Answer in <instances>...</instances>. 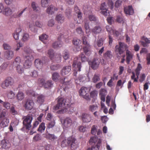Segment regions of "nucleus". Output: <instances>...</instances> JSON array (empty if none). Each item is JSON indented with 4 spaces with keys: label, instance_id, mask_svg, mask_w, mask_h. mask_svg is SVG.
Here are the masks:
<instances>
[{
    "label": "nucleus",
    "instance_id": "f257e3e1",
    "mask_svg": "<svg viewBox=\"0 0 150 150\" xmlns=\"http://www.w3.org/2000/svg\"><path fill=\"white\" fill-rule=\"evenodd\" d=\"M127 45L124 42H119L118 45H116L115 52L117 55H121L126 51V62L127 64L130 63V61L133 58V55L132 53L128 50Z\"/></svg>",
    "mask_w": 150,
    "mask_h": 150
},
{
    "label": "nucleus",
    "instance_id": "f03ea898",
    "mask_svg": "<svg viewBox=\"0 0 150 150\" xmlns=\"http://www.w3.org/2000/svg\"><path fill=\"white\" fill-rule=\"evenodd\" d=\"M52 79L55 81H59L61 83L64 85H69L71 83V79L68 80L67 77L60 79V76L59 74L55 72L52 74Z\"/></svg>",
    "mask_w": 150,
    "mask_h": 150
},
{
    "label": "nucleus",
    "instance_id": "7ed1b4c3",
    "mask_svg": "<svg viewBox=\"0 0 150 150\" xmlns=\"http://www.w3.org/2000/svg\"><path fill=\"white\" fill-rule=\"evenodd\" d=\"M76 140L73 137H69L67 141L66 139H64L62 141L61 146L62 147H64L68 145H71V148L76 147L77 146L75 142Z\"/></svg>",
    "mask_w": 150,
    "mask_h": 150
},
{
    "label": "nucleus",
    "instance_id": "20e7f679",
    "mask_svg": "<svg viewBox=\"0 0 150 150\" xmlns=\"http://www.w3.org/2000/svg\"><path fill=\"white\" fill-rule=\"evenodd\" d=\"M22 119L23 120V123L24 127L26 129H29L31 127V123L33 120V117L31 115H28L26 116H24Z\"/></svg>",
    "mask_w": 150,
    "mask_h": 150
},
{
    "label": "nucleus",
    "instance_id": "39448f33",
    "mask_svg": "<svg viewBox=\"0 0 150 150\" xmlns=\"http://www.w3.org/2000/svg\"><path fill=\"white\" fill-rule=\"evenodd\" d=\"M142 69V67L140 63L137 64V68L135 70V73L134 71H132V75L131 76V78L132 80H133L134 82H137L139 79L141 70Z\"/></svg>",
    "mask_w": 150,
    "mask_h": 150
},
{
    "label": "nucleus",
    "instance_id": "423d86ee",
    "mask_svg": "<svg viewBox=\"0 0 150 150\" xmlns=\"http://www.w3.org/2000/svg\"><path fill=\"white\" fill-rule=\"evenodd\" d=\"M14 83L13 79L11 77L6 78L5 80L3 81L0 84L1 87L4 89H5L11 86Z\"/></svg>",
    "mask_w": 150,
    "mask_h": 150
},
{
    "label": "nucleus",
    "instance_id": "0eeeda50",
    "mask_svg": "<svg viewBox=\"0 0 150 150\" xmlns=\"http://www.w3.org/2000/svg\"><path fill=\"white\" fill-rule=\"evenodd\" d=\"M66 100L63 98H58L57 100V104L54 106L53 110H57L62 107L64 106L68 105L69 104V102H67Z\"/></svg>",
    "mask_w": 150,
    "mask_h": 150
},
{
    "label": "nucleus",
    "instance_id": "6e6552de",
    "mask_svg": "<svg viewBox=\"0 0 150 150\" xmlns=\"http://www.w3.org/2000/svg\"><path fill=\"white\" fill-rule=\"evenodd\" d=\"M77 59V57L75 58L72 64L74 70L73 75L74 76H76L78 71H81V63L80 62H78Z\"/></svg>",
    "mask_w": 150,
    "mask_h": 150
},
{
    "label": "nucleus",
    "instance_id": "1a4fd4ad",
    "mask_svg": "<svg viewBox=\"0 0 150 150\" xmlns=\"http://www.w3.org/2000/svg\"><path fill=\"white\" fill-rule=\"evenodd\" d=\"M48 62V60L47 59H37L35 61V65L37 69H41L43 65H47Z\"/></svg>",
    "mask_w": 150,
    "mask_h": 150
},
{
    "label": "nucleus",
    "instance_id": "9d476101",
    "mask_svg": "<svg viewBox=\"0 0 150 150\" xmlns=\"http://www.w3.org/2000/svg\"><path fill=\"white\" fill-rule=\"evenodd\" d=\"M33 57L32 55L27 54L25 57V62L23 64L24 67L25 68H28L30 67L32 65V60Z\"/></svg>",
    "mask_w": 150,
    "mask_h": 150
},
{
    "label": "nucleus",
    "instance_id": "9b49d317",
    "mask_svg": "<svg viewBox=\"0 0 150 150\" xmlns=\"http://www.w3.org/2000/svg\"><path fill=\"white\" fill-rule=\"evenodd\" d=\"M90 91V89L86 87H82L79 90V94L80 96H81L84 98L86 99L89 98L88 92Z\"/></svg>",
    "mask_w": 150,
    "mask_h": 150
},
{
    "label": "nucleus",
    "instance_id": "f8f14e48",
    "mask_svg": "<svg viewBox=\"0 0 150 150\" xmlns=\"http://www.w3.org/2000/svg\"><path fill=\"white\" fill-rule=\"evenodd\" d=\"M34 105V103L33 100L30 99L26 100L23 104V107L27 110L32 109Z\"/></svg>",
    "mask_w": 150,
    "mask_h": 150
},
{
    "label": "nucleus",
    "instance_id": "ddd939ff",
    "mask_svg": "<svg viewBox=\"0 0 150 150\" xmlns=\"http://www.w3.org/2000/svg\"><path fill=\"white\" fill-rule=\"evenodd\" d=\"M61 121L64 127L68 128L70 127L72 124V121L70 118L66 117L64 119L61 120Z\"/></svg>",
    "mask_w": 150,
    "mask_h": 150
},
{
    "label": "nucleus",
    "instance_id": "4468645a",
    "mask_svg": "<svg viewBox=\"0 0 150 150\" xmlns=\"http://www.w3.org/2000/svg\"><path fill=\"white\" fill-rule=\"evenodd\" d=\"M100 63L99 61L97 58H94L93 61L89 62L91 67L94 70H96L98 68Z\"/></svg>",
    "mask_w": 150,
    "mask_h": 150
},
{
    "label": "nucleus",
    "instance_id": "2eb2a0df",
    "mask_svg": "<svg viewBox=\"0 0 150 150\" xmlns=\"http://www.w3.org/2000/svg\"><path fill=\"white\" fill-rule=\"evenodd\" d=\"M81 118L83 122H89L92 120V117L90 114L84 113L82 114Z\"/></svg>",
    "mask_w": 150,
    "mask_h": 150
},
{
    "label": "nucleus",
    "instance_id": "dca6fc26",
    "mask_svg": "<svg viewBox=\"0 0 150 150\" xmlns=\"http://www.w3.org/2000/svg\"><path fill=\"white\" fill-rule=\"evenodd\" d=\"M125 13L129 15H132L134 13V10L132 6L125 7L124 8Z\"/></svg>",
    "mask_w": 150,
    "mask_h": 150
},
{
    "label": "nucleus",
    "instance_id": "f3484780",
    "mask_svg": "<svg viewBox=\"0 0 150 150\" xmlns=\"http://www.w3.org/2000/svg\"><path fill=\"white\" fill-rule=\"evenodd\" d=\"M52 82V81L51 80L48 81L46 82H45V80L43 79H41V83H42L44 88H51L53 85Z\"/></svg>",
    "mask_w": 150,
    "mask_h": 150
},
{
    "label": "nucleus",
    "instance_id": "a211bd4d",
    "mask_svg": "<svg viewBox=\"0 0 150 150\" xmlns=\"http://www.w3.org/2000/svg\"><path fill=\"white\" fill-rule=\"evenodd\" d=\"M58 10V8L55 7L52 5H51L47 8L46 10V12L49 14L52 15L54 13V11Z\"/></svg>",
    "mask_w": 150,
    "mask_h": 150
},
{
    "label": "nucleus",
    "instance_id": "6ab92c4d",
    "mask_svg": "<svg viewBox=\"0 0 150 150\" xmlns=\"http://www.w3.org/2000/svg\"><path fill=\"white\" fill-rule=\"evenodd\" d=\"M102 30V28L100 26L97 25L91 29V31L93 34L97 35L100 33L101 32Z\"/></svg>",
    "mask_w": 150,
    "mask_h": 150
},
{
    "label": "nucleus",
    "instance_id": "aec40b11",
    "mask_svg": "<svg viewBox=\"0 0 150 150\" xmlns=\"http://www.w3.org/2000/svg\"><path fill=\"white\" fill-rule=\"evenodd\" d=\"M71 66H64L62 70L61 74L62 75H67L71 71Z\"/></svg>",
    "mask_w": 150,
    "mask_h": 150
},
{
    "label": "nucleus",
    "instance_id": "412c9836",
    "mask_svg": "<svg viewBox=\"0 0 150 150\" xmlns=\"http://www.w3.org/2000/svg\"><path fill=\"white\" fill-rule=\"evenodd\" d=\"M4 55L6 59L10 60L13 57L14 53L12 50H7L5 52Z\"/></svg>",
    "mask_w": 150,
    "mask_h": 150
},
{
    "label": "nucleus",
    "instance_id": "4be33fe9",
    "mask_svg": "<svg viewBox=\"0 0 150 150\" xmlns=\"http://www.w3.org/2000/svg\"><path fill=\"white\" fill-rule=\"evenodd\" d=\"M83 49L84 52L86 55L89 56L91 54V46L90 44L84 46Z\"/></svg>",
    "mask_w": 150,
    "mask_h": 150
},
{
    "label": "nucleus",
    "instance_id": "5701e85b",
    "mask_svg": "<svg viewBox=\"0 0 150 150\" xmlns=\"http://www.w3.org/2000/svg\"><path fill=\"white\" fill-rule=\"evenodd\" d=\"M3 14L6 16H9L12 13V11L9 7L7 6L4 7Z\"/></svg>",
    "mask_w": 150,
    "mask_h": 150
},
{
    "label": "nucleus",
    "instance_id": "b1692460",
    "mask_svg": "<svg viewBox=\"0 0 150 150\" xmlns=\"http://www.w3.org/2000/svg\"><path fill=\"white\" fill-rule=\"evenodd\" d=\"M55 19L58 23L61 24L64 22L65 18L62 14H59L56 15Z\"/></svg>",
    "mask_w": 150,
    "mask_h": 150
},
{
    "label": "nucleus",
    "instance_id": "393cba45",
    "mask_svg": "<svg viewBox=\"0 0 150 150\" xmlns=\"http://www.w3.org/2000/svg\"><path fill=\"white\" fill-rule=\"evenodd\" d=\"M25 98V95L23 92L18 90L16 96V98L18 101H22Z\"/></svg>",
    "mask_w": 150,
    "mask_h": 150
},
{
    "label": "nucleus",
    "instance_id": "a878e982",
    "mask_svg": "<svg viewBox=\"0 0 150 150\" xmlns=\"http://www.w3.org/2000/svg\"><path fill=\"white\" fill-rule=\"evenodd\" d=\"M1 147L3 148L7 149L10 147V144L9 141L6 139H3L1 141Z\"/></svg>",
    "mask_w": 150,
    "mask_h": 150
},
{
    "label": "nucleus",
    "instance_id": "bb28decb",
    "mask_svg": "<svg viewBox=\"0 0 150 150\" xmlns=\"http://www.w3.org/2000/svg\"><path fill=\"white\" fill-rule=\"evenodd\" d=\"M86 77L83 75H79L77 78L75 79V82L77 84H80L83 82L86 79Z\"/></svg>",
    "mask_w": 150,
    "mask_h": 150
},
{
    "label": "nucleus",
    "instance_id": "cd10ccee",
    "mask_svg": "<svg viewBox=\"0 0 150 150\" xmlns=\"http://www.w3.org/2000/svg\"><path fill=\"white\" fill-rule=\"evenodd\" d=\"M22 30L20 28H17L15 31L13 33V35L14 39L18 40L19 39V35L21 31Z\"/></svg>",
    "mask_w": 150,
    "mask_h": 150
},
{
    "label": "nucleus",
    "instance_id": "c85d7f7f",
    "mask_svg": "<svg viewBox=\"0 0 150 150\" xmlns=\"http://www.w3.org/2000/svg\"><path fill=\"white\" fill-rule=\"evenodd\" d=\"M60 38L58 37V41L55 42L52 44V47L54 48L57 49L62 46V42L60 41Z\"/></svg>",
    "mask_w": 150,
    "mask_h": 150
},
{
    "label": "nucleus",
    "instance_id": "c756f323",
    "mask_svg": "<svg viewBox=\"0 0 150 150\" xmlns=\"http://www.w3.org/2000/svg\"><path fill=\"white\" fill-rule=\"evenodd\" d=\"M9 122L8 119H4L0 120V126L2 128L6 127L8 125Z\"/></svg>",
    "mask_w": 150,
    "mask_h": 150
},
{
    "label": "nucleus",
    "instance_id": "7c9ffc66",
    "mask_svg": "<svg viewBox=\"0 0 150 150\" xmlns=\"http://www.w3.org/2000/svg\"><path fill=\"white\" fill-rule=\"evenodd\" d=\"M21 62V59L19 57H16L14 61L12 63L13 66L16 67L17 66L20 65Z\"/></svg>",
    "mask_w": 150,
    "mask_h": 150
},
{
    "label": "nucleus",
    "instance_id": "2f4dec72",
    "mask_svg": "<svg viewBox=\"0 0 150 150\" xmlns=\"http://www.w3.org/2000/svg\"><path fill=\"white\" fill-rule=\"evenodd\" d=\"M100 79V75L97 73H95L94 74L92 80L93 82L96 83Z\"/></svg>",
    "mask_w": 150,
    "mask_h": 150
},
{
    "label": "nucleus",
    "instance_id": "473e14b6",
    "mask_svg": "<svg viewBox=\"0 0 150 150\" xmlns=\"http://www.w3.org/2000/svg\"><path fill=\"white\" fill-rule=\"evenodd\" d=\"M46 137L47 139L52 141H54L57 139V137L54 134L47 133L46 134Z\"/></svg>",
    "mask_w": 150,
    "mask_h": 150
},
{
    "label": "nucleus",
    "instance_id": "72a5a7b5",
    "mask_svg": "<svg viewBox=\"0 0 150 150\" xmlns=\"http://www.w3.org/2000/svg\"><path fill=\"white\" fill-rule=\"evenodd\" d=\"M45 96L42 94L39 95L37 97V102L40 104H42L44 101Z\"/></svg>",
    "mask_w": 150,
    "mask_h": 150
},
{
    "label": "nucleus",
    "instance_id": "f704fd0d",
    "mask_svg": "<svg viewBox=\"0 0 150 150\" xmlns=\"http://www.w3.org/2000/svg\"><path fill=\"white\" fill-rule=\"evenodd\" d=\"M7 96L8 99H12L15 98V95L12 91L9 90L7 93Z\"/></svg>",
    "mask_w": 150,
    "mask_h": 150
},
{
    "label": "nucleus",
    "instance_id": "c9c22d12",
    "mask_svg": "<svg viewBox=\"0 0 150 150\" xmlns=\"http://www.w3.org/2000/svg\"><path fill=\"white\" fill-rule=\"evenodd\" d=\"M31 7L33 11L35 12H38L39 10V7L35 2H33L31 4Z\"/></svg>",
    "mask_w": 150,
    "mask_h": 150
},
{
    "label": "nucleus",
    "instance_id": "e433bc0d",
    "mask_svg": "<svg viewBox=\"0 0 150 150\" xmlns=\"http://www.w3.org/2000/svg\"><path fill=\"white\" fill-rule=\"evenodd\" d=\"M88 18L91 21L96 22L98 20V18L93 13L88 14Z\"/></svg>",
    "mask_w": 150,
    "mask_h": 150
},
{
    "label": "nucleus",
    "instance_id": "4c0bfd02",
    "mask_svg": "<svg viewBox=\"0 0 150 150\" xmlns=\"http://www.w3.org/2000/svg\"><path fill=\"white\" fill-rule=\"evenodd\" d=\"M45 128V123L42 122L39 125L37 131L41 133H42L44 131Z\"/></svg>",
    "mask_w": 150,
    "mask_h": 150
},
{
    "label": "nucleus",
    "instance_id": "58836bf2",
    "mask_svg": "<svg viewBox=\"0 0 150 150\" xmlns=\"http://www.w3.org/2000/svg\"><path fill=\"white\" fill-rule=\"evenodd\" d=\"M48 38V36L45 34H42L41 35L39 36V40L43 42L45 44L46 43L45 41V40H47Z\"/></svg>",
    "mask_w": 150,
    "mask_h": 150
},
{
    "label": "nucleus",
    "instance_id": "ea45409f",
    "mask_svg": "<svg viewBox=\"0 0 150 150\" xmlns=\"http://www.w3.org/2000/svg\"><path fill=\"white\" fill-rule=\"evenodd\" d=\"M103 43V38H101L99 39H98L97 41L94 43V46L96 47V44L98 47L102 46Z\"/></svg>",
    "mask_w": 150,
    "mask_h": 150
},
{
    "label": "nucleus",
    "instance_id": "a19ab883",
    "mask_svg": "<svg viewBox=\"0 0 150 150\" xmlns=\"http://www.w3.org/2000/svg\"><path fill=\"white\" fill-rule=\"evenodd\" d=\"M47 54L51 60L53 62L54 60V57L53 50L52 49L49 50L48 51Z\"/></svg>",
    "mask_w": 150,
    "mask_h": 150
},
{
    "label": "nucleus",
    "instance_id": "79ce46f5",
    "mask_svg": "<svg viewBox=\"0 0 150 150\" xmlns=\"http://www.w3.org/2000/svg\"><path fill=\"white\" fill-rule=\"evenodd\" d=\"M98 140V138L97 137H91L89 141V142L91 144L94 145V144L96 143Z\"/></svg>",
    "mask_w": 150,
    "mask_h": 150
},
{
    "label": "nucleus",
    "instance_id": "37998d69",
    "mask_svg": "<svg viewBox=\"0 0 150 150\" xmlns=\"http://www.w3.org/2000/svg\"><path fill=\"white\" fill-rule=\"evenodd\" d=\"M98 108L96 104L90 105L88 108L89 110L92 112L95 111L98 109Z\"/></svg>",
    "mask_w": 150,
    "mask_h": 150
},
{
    "label": "nucleus",
    "instance_id": "c03bdc74",
    "mask_svg": "<svg viewBox=\"0 0 150 150\" xmlns=\"http://www.w3.org/2000/svg\"><path fill=\"white\" fill-rule=\"evenodd\" d=\"M27 8V7L25 8L24 9H21L20 11H18L16 15H14V16L15 18H19L21 17L23 12L25 11Z\"/></svg>",
    "mask_w": 150,
    "mask_h": 150
},
{
    "label": "nucleus",
    "instance_id": "a18cd8bd",
    "mask_svg": "<svg viewBox=\"0 0 150 150\" xmlns=\"http://www.w3.org/2000/svg\"><path fill=\"white\" fill-rule=\"evenodd\" d=\"M16 68L17 72L20 74H21L23 72L24 69L23 67L21 65L17 66L14 67Z\"/></svg>",
    "mask_w": 150,
    "mask_h": 150
},
{
    "label": "nucleus",
    "instance_id": "49530a36",
    "mask_svg": "<svg viewBox=\"0 0 150 150\" xmlns=\"http://www.w3.org/2000/svg\"><path fill=\"white\" fill-rule=\"evenodd\" d=\"M26 94L30 96H33L34 97L35 96V92L29 88L26 91Z\"/></svg>",
    "mask_w": 150,
    "mask_h": 150
},
{
    "label": "nucleus",
    "instance_id": "de8ad7c7",
    "mask_svg": "<svg viewBox=\"0 0 150 150\" xmlns=\"http://www.w3.org/2000/svg\"><path fill=\"white\" fill-rule=\"evenodd\" d=\"M103 57L105 59H110L112 57V55L110 51H107L104 54Z\"/></svg>",
    "mask_w": 150,
    "mask_h": 150
},
{
    "label": "nucleus",
    "instance_id": "09e8293b",
    "mask_svg": "<svg viewBox=\"0 0 150 150\" xmlns=\"http://www.w3.org/2000/svg\"><path fill=\"white\" fill-rule=\"evenodd\" d=\"M112 26L107 25L106 27V29L108 33V35L110 34L111 35L112 33H114V30L112 28Z\"/></svg>",
    "mask_w": 150,
    "mask_h": 150
},
{
    "label": "nucleus",
    "instance_id": "8fccbe9b",
    "mask_svg": "<svg viewBox=\"0 0 150 150\" xmlns=\"http://www.w3.org/2000/svg\"><path fill=\"white\" fill-rule=\"evenodd\" d=\"M84 27L85 29L86 33H89L90 31V28L89 25V23L88 22H86L84 23Z\"/></svg>",
    "mask_w": 150,
    "mask_h": 150
},
{
    "label": "nucleus",
    "instance_id": "3c124183",
    "mask_svg": "<svg viewBox=\"0 0 150 150\" xmlns=\"http://www.w3.org/2000/svg\"><path fill=\"white\" fill-rule=\"evenodd\" d=\"M61 58L62 55L60 54H56L54 57V61H56L58 62H60L61 61Z\"/></svg>",
    "mask_w": 150,
    "mask_h": 150
},
{
    "label": "nucleus",
    "instance_id": "603ef678",
    "mask_svg": "<svg viewBox=\"0 0 150 150\" xmlns=\"http://www.w3.org/2000/svg\"><path fill=\"white\" fill-rule=\"evenodd\" d=\"M55 125L54 121H52L48 122L47 126V129H50L53 128Z\"/></svg>",
    "mask_w": 150,
    "mask_h": 150
},
{
    "label": "nucleus",
    "instance_id": "864d4df0",
    "mask_svg": "<svg viewBox=\"0 0 150 150\" xmlns=\"http://www.w3.org/2000/svg\"><path fill=\"white\" fill-rule=\"evenodd\" d=\"M50 0H41V5L42 7H46L48 5V3Z\"/></svg>",
    "mask_w": 150,
    "mask_h": 150
},
{
    "label": "nucleus",
    "instance_id": "5fc2aeb1",
    "mask_svg": "<svg viewBox=\"0 0 150 150\" xmlns=\"http://www.w3.org/2000/svg\"><path fill=\"white\" fill-rule=\"evenodd\" d=\"M69 54L67 51H64L62 53V56L65 60L67 59L69 57Z\"/></svg>",
    "mask_w": 150,
    "mask_h": 150
},
{
    "label": "nucleus",
    "instance_id": "6e6d98bb",
    "mask_svg": "<svg viewBox=\"0 0 150 150\" xmlns=\"http://www.w3.org/2000/svg\"><path fill=\"white\" fill-rule=\"evenodd\" d=\"M6 113L4 111H2L0 114V120L4 119H8L6 117Z\"/></svg>",
    "mask_w": 150,
    "mask_h": 150
},
{
    "label": "nucleus",
    "instance_id": "4d7b16f0",
    "mask_svg": "<svg viewBox=\"0 0 150 150\" xmlns=\"http://www.w3.org/2000/svg\"><path fill=\"white\" fill-rule=\"evenodd\" d=\"M30 29L32 31L35 32L37 31L35 29V25L33 23H30L29 25Z\"/></svg>",
    "mask_w": 150,
    "mask_h": 150
},
{
    "label": "nucleus",
    "instance_id": "13d9d810",
    "mask_svg": "<svg viewBox=\"0 0 150 150\" xmlns=\"http://www.w3.org/2000/svg\"><path fill=\"white\" fill-rule=\"evenodd\" d=\"M97 126L95 125L92 126L91 130V134L93 135H95L97 132Z\"/></svg>",
    "mask_w": 150,
    "mask_h": 150
},
{
    "label": "nucleus",
    "instance_id": "bf43d9fd",
    "mask_svg": "<svg viewBox=\"0 0 150 150\" xmlns=\"http://www.w3.org/2000/svg\"><path fill=\"white\" fill-rule=\"evenodd\" d=\"M98 94V92L96 90L92 91L90 93V96L91 98H94L96 97Z\"/></svg>",
    "mask_w": 150,
    "mask_h": 150
},
{
    "label": "nucleus",
    "instance_id": "052dcab7",
    "mask_svg": "<svg viewBox=\"0 0 150 150\" xmlns=\"http://www.w3.org/2000/svg\"><path fill=\"white\" fill-rule=\"evenodd\" d=\"M79 56L81 57V60L82 62L87 61L88 60L87 58L85 56L83 53H81L79 55Z\"/></svg>",
    "mask_w": 150,
    "mask_h": 150
},
{
    "label": "nucleus",
    "instance_id": "680f3d73",
    "mask_svg": "<svg viewBox=\"0 0 150 150\" xmlns=\"http://www.w3.org/2000/svg\"><path fill=\"white\" fill-rule=\"evenodd\" d=\"M71 11L70 9H67L65 11V14L67 17L68 18H70L71 16Z\"/></svg>",
    "mask_w": 150,
    "mask_h": 150
},
{
    "label": "nucleus",
    "instance_id": "e2e57ef3",
    "mask_svg": "<svg viewBox=\"0 0 150 150\" xmlns=\"http://www.w3.org/2000/svg\"><path fill=\"white\" fill-rule=\"evenodd\" d=\"M45 148L46 150H53L54 147L51 144H47L45 146Z\"/></svg>",
    "mask_w": 150,
    "mask_h": 150
},
{
    "label": "nucleus",
    "instance_id": "0e129e2a",
    "mask_svg": "<svg viewBox=\"0 0 150 150\" xmlns=\"http://www.w3.org/2000/svg\"><path fill=\"white\" fill-rule=\"evenodd\" d=\"M146 76L144 74H142L139 76V81L141 83L143 82L145 80Z\"/></svg>",
    "mask_w": 150,
    "mask_h": 150
},
{
    "label": "nucleus",
    "instance_id": "69168bd1",
    "mask_svg": "<svg viewBox=\"0 0 150 150\" xmlns=\"http://www.w3.org/2000/svg\"><path fill=\"white\" fill-rule=\"evenodd\" d=\"M116 21L119 23H121L123 22V19L122 17L120 16H117L116 17Z\"/></svg>",
    "mask_w": 150,
    "mask_h": 150
},
{
    "label": "nucleus",
    "instance_id": "338daca9",
    "mask_svg": "<svg viewBox=\"0 0 150 150\" xmlns=\"http://www.w3.org/2000/svg\"><path fill=\"white\" fill-rule=\"evenodd\" d=\"M54 24V22L53 19H51L48 21L47 25L49 27H52Z\"/></svg>",
    "mask_w": 150,
    "mask_h": 150
},
{
    "label": "nucleus",
    "instance_id": "774afa93",
    "mask_svg": "<svg viewBox=\"0 0 150 150\" xmlns=\"http://www.w3.org/2000/svg\"><path fill=\"white\" fill-rule=\"evenodd\" d=\"M41 136L39 134H37L33 138V140L34 142L38 141L41 139Z\"/></svg>",
    "mask_w": 150,
    "mask_h": 150
}]
</instances>
